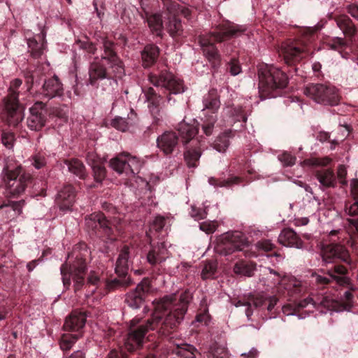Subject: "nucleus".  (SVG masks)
<instances>
[{"instance_id":"7","label":"nucleus","mask_w":358,"mask_h":358,"mask_svg":"<svg viewBox=\"0 0 358 358\" xmlns=\"http://www.w3.org/2000/svg\"><path fill=\"white\" fill-rule=\"evenodd\" d=\"M85 227L90 236L96 237L104 242H113L117 238L110 222L101 212H94L87 215Z\"/></svg>"},{"instance_id":"63","label":"nucleus","mask_w":358,"mask_h":358,"mask_svg":"<svg viewBox=\"0 0 358 358\" xmlns=\"http://www.w3.org/2000/svg\"><path fill=\"white\" fill-rule=\"evenodd\" d=\"M257 247L264 252H271L275 248L269 240H264L257 242Z\"/></svg>"},{"instance_id":"50","label":"nucleus","mask_w":358,"mask_h":358,"mask_svg":"<svg viewBox=\"0 0 358 358\" xmlns=\"http://www.w3.org/2000/svg\"><path fill=\"white\" fill-rule=\"evenodd\" d=\"M108 358H156L153 355H148L145 356L143 354H131L128 355L125 352L122 350H113L108 355Z\"/></svg>"},{"instance_id":"41","label":"nucleus","mask_w":358,"mask_h":358,"mask_svg":"<svg viewBox=\"0 0 358 358\" xmlns=\"http://www.w3.org/2000/svg\"><path fill=\"white\" fill-rule=\"evenodd\" d=\"M38 40L36 38H30L27 41L28 48L34 58H39L43 53V37L38 35Z\"/></svg>"},{"instance_id":"12","label":"nucleus","mask_w":358,"mask_h":358,"mask_svg":"<svg viewBox=\"0 0 358 358\" xmlns=\"http://www.w3.org/2000/svg\"><path fill=\"white\" fill-rule=\"evenodd\" d=\"M3 173L7 189L13 197L21 195L33 181L31 175L26 172L22 173L20 166L13 170H10L8 167L4 168Z\"/></svg>"},{"instance_id":"28","label":"nucleus","mask_w":358,"mask_h":358,"mask_svg":"<svg viewBox=\"0 0 358 358\" xmlns=\"http://www.w3.org/2000/svg\"><path fill=\"white\" fill-rule=\"evenodd\" d=\"M202 144L199 141H193L192 145L184 152L185 161L189 168H196L201 156Z\"/></svg>"},{"instance_id":"29","label":"nucleus","mask_w":358,"mask_h":358,"mask_svg":"<svg viewBox=\"0 0 358 358\" xmlns=\"http://www.w3.org/2000/svg\"><path fill=\"white\" fill-rule=\"evenodd\" d=\"M202 103L203 106L202 113H215V114H218L221 103L217 90L216 89L210 90L209 92L203 96Z\"/></svg>"},{"instance_id":"6","label":"nucleus","mask_w":358,"mask_h":358,"mask_svg":"<svg viewBox=\"0 0 358 358\" xmlns=\"http://www.w3.org/2000/svg\"><path fill=\"white\" fill-rule=\"evenodd\" d=\"M177 134L173 131L164 132L157 138V147L164 155H169L173 153L178 144L180 136L185 144L189 143L198 133L197 126L191 125L182 122L178 124Z\"/></svg>"},{"instance_id":"44","label":"nucleus","mask_w":358,"mask_h":358,"mask_svg":"<svg viewBox=\"0 0 358 358\" xmlns=\"http://www.w3.org/2000/svg\"><path fill=\"white\" fill-rule=\"evenodd\" d=\"M232 136V131L231 130L226 131L223 134H221L213 142V148L220 152H224L229 145V138H231Z\"/></svg>"},{"instance_id":"15","label":"nucleus","mask_w":358,"mask_h":358,"mask_svg":"<svg viewBox=\"0 0 358 358\" xmlns=\"http://www.w3.org/2000/svg\"><path fill=\"white\" fill-rule=\"evenodd\" d=\"M116 48L117 44L115 42L104 38L102 41L103 54L101 55V60L110 65V68L117 73L124 74V64L117 55Z\"/></svg>"},{"instance_id":"24","label":"nucleus","mask_w":358,"mask_h":358,"mask_svg":"<svg viewBox=\"0 0 358 358\" xmlns=\"http://www.w3.org/2000/svg\"><path fill=\"white\" fill-rule=\"evenodd\" d=\"M76 192L73 185H65L57 193L56 203L62 210L71 209L76 201Z\"/></svg>"},{"instance_id":"21","label":"nucleus","mask_w":358,"mask_h":358,"mask_svg":"<svg viewBox=\"0 0 358 358\" xmlns=\"http://www.w3.org/2000/svg\"><path fill=\"white\" fill-rule=\"evenodd\" d=\"M329 17L335 21L345 36L352 42L357 33V27L352 20L346 14H331Z\"/></svg>"},{"instance_id":"51","label":"nucleus","mask_w":358,"mask_h":358,"mask_svg":"<svg viewBox=\"0 0 358 358\" xmlns=\"http://www.w3.org/2000/svg\"><path fill=\"white\" fill-rule=\"evenodd\" d=\"M234 271L236 274L250 277L253 274V268L248 263L240 261L234 265Z\"/></svg>"},{"instance_id":"46","label":"nucleus","mask_w":358,"mask_h":358,"mask_svg":"<svg viewBox=\"0 0 358 358\" xmlns=\"http://www.w3.org/2000/svg\"><path fill=\"white\" fill-rule=\"evenodd\" d=\"M327 45L330 49L341 53L343 57H345L344 52L348 47V42L344 38L334 37L329 41Z\"/></svg>"},{"instance_id":"54","label":"nucleus","mask_w":358,"mask_h":358,"mask_svg":"<svg viewBox=\"0 0 358 358\" xmlns=\"http://www.w3.org/2000/svg\"><path fill=\"white\" fill-rule=\"evenodd\" d=\"M31 164L36 169H41L47 164L46 155L43 152H38L31 157Z\"/></svg>"},{"instance_id":"55","label":"nucleus","mask_w":358,"mask_h":358,"mask_svg":"<svg viewBox=\"0 0 358 358\" xmlns=\"http://www.w3.org/2000/svg\"><path fill=\"white\" fill-rule=\"evenodd\" d=\"M1 140L2 144L8 149L13 147L15 141V134L10 131H2L1 135Z\"/></svg>"},{"instance_id":"22","label":"nucleus","mask_w":358,"mask_h":358,"mask_svg":"<svg viewBox=\"0 0 358 358\" xmlns=\"http://www.w3.org/2000/svg\"><path fill=\"white\" fill-rule=\"evenodd\" d=\"M141 16L148 23L151 33L160 38H163L164 26L162 13H151L143 8V13L141 14Z\"/></svg>"},{"instance_id":"11","label":"nucleus","mask_w":358,"mask_h":358,"mask_svg":"<svg viewBox=\"0 0 358 358\" xmlns=\"http://www.w3.org/2000/svg\"><path fill=\"white\" fill-rule=\"evenodd\" d=\"M304 94L315 102L325 106H336L341 96L336 87L321 83H311L304 88Z\"/></svg>"},{"instance_id":"39","label":"nucleus","mask_w":358,"mask_h":358,"mask_svg":"<svg viewBox=\"0 0 358 358\" xmlns=\"http://www.w3.org/2000/svg\"><path fill=\"white\" fill-rule=\"evenodd\" d=\"M203 117L201 119V128L206 136L212 135L215 123L218 120V114L215 113H203Z\"/></svg>"},{"instance_id":"30","label":"nucleus","mask_w":358,"mask_h":358,"mask_svg":"<svg viewBox=\"0 0 358 358\" xmlns=\"http://www.w3.org/2000/svg\"><path fill=\"white\" fill-rule=\"evenodd\" d=\"M87 315L85 312L74 310L66 319L64 329L65 331H78L84 327Z\"/></svg>"},{"instance_id":"23","label":"nucleus","mask_w":358,"mask_h":358,"mask_svg":"<svg viewBox=\"0 0 358 358\" xmlns=\"http://www.w3.org/2000/svg\"><path fill=\"white\" fill-rule=\"evenodd\" d=\"M167 248L164 242L150 243V250L146 255L148 263L155 266L165 262L166 259Z\"/></svg>"},{"instance_id":"45","label":"nucleus","mask_w":358,"mask_h":358,"mask_svg":"<svg viewBox=\"0 0 358 358\" xmlns=\"http://www.w3.org/2000/svg\"><path fill=\"white\" fill-rule=\"evenodd\" d=\"M243 179L238 176H232L226 180H220L215 178H210L208 180L209 183L215 187H229L234 185H239Z\"/></svg>"},{"instance_id":"2","label":"nucleus","mask_w":358,"mask_h":358,"mask_svg":"<svg viewBox=\"0 0 358 358\" xmlns=\"http://www.w3.org/2000/svg\"><path fill=\"white\" fill-rule=\"evenodd\" d=\"M192 296L185 291L180 294L166 296L153 301L152 317L147 320L134 318L124 339V348L132 353L143 345L149 330H157L162 336H166L183 320Z\"/></svg>"},{"instance_id":"19","label":"nucleus","mask_w":358,"mask_h":358,"mask_svg":"<svg viewBox=\"0 0 358 358\" xmlns=\"http://www.w3.org/2000/svg\"><path fill=\"white\" fill-rule=\"evenodd\" d=\"M101 60L98 62L91 64L89 69L90 83L92 86H95L98 80L111 79L113 77H122L124 74L117 73L110 68V65H106Z\"/></svg>"},{"instance_id":"18","label":"nucleus","mask_w":358,"mask_h":358,"mask_svg":"<svg viewBox=\"0 0 358 358\" xmlns=\"http://www.w3.org/2000/svg\"><path fill=\"white\" fill-rule=\"evenodd\" d=\"M164 358H205V356L194 345L181 343L169 348Z\"/></svg>"},{"instance_id":"9","label":"nucleus","mask_w":358,"mask_h":358,"mask_svg":"<svg viewBox=\"0 0 358 358\" xmlns=\"http://www.w3.org/2000/svg\"><path fill=\"white\" fill-rule=\"evenodd\" d=\"M20 79L13 80L10 85L8 94L4 98L5 108L8 113L9 124L17 125L24 119V107L19 103L17 92L22 85Z\"/></svg>"},{"instance_id":"13","label":"nucleus","mask_w":358,"mask_h":358,"mask_svg":"<svg viewBox=\"0 0 358 358\" xmlns=\"http://www.w3.org/2000/svg\"><path fill=\"white\" fill-rule=\"evenodd\" d=\"M163 3L164 13L168 15L164 28L173 38L182 36V25L178 18L180 5L173 0H161Z\"/></svg>"},{"instance_id":"42","label":"nucleus","mask_w":358,"mask_h":358,"mask_svg":"<svg viewBox=\"0 0 358 358\" xmlns=\"http://www.w3.org/2000/svg\"><path fill=\"white\" fill-rule=\"evenodd\" d=\"M149 110L152 117V123L148 130H156L165 122L166 114L159 106L149 108Z\"/></svg>"},{"instance_id":"60","label":"nucleus","mask_w":358,"mask_h":358,"mask_svg":"<svg viewBox=\"0 0 358 358\" xmlns=\"http://www.w3.org/2000/svg\"><path fill=\"white\" fill-rule=\"evenodd\" d=\"M165 222L166 220L164 217H156L150 226V231H155L156 232H159L164 228Z\"/></svg>"},{"instance_id":"49","label":"nucleus","mask_w":358,"mask_h":358,"mask_svg":"<svg viewBox=\"0 0 358 358\" xmlns=\"http://www.w3.org/2000/svg\"><path fill=\"white\" fill-rule=\"evenodd\" d=\"M141 166V162L140 159L135 156H131L129 153V156H127V169L128 176L138 173Z\"/></svg>"},{"instance_id":"8","label":"nucleus","mask_w":358,"mask_h":358,"mask_svg":"<svg viewBox=\"0 0 358 358\" xmlns=\"http://www.w3.org/2000/svg\"><path fill=\"white\" fill-rule=\"evenodd\" d=\"M249 246V241L241 231H228L221 235L215 247L216 252L222 255L233 254L236 251H245Z\"/></svg>"},{"instance_id":"47","label":"nucleus","mask_w":358,"mask_h":358,"mask_svg":"<svg viewBox=\"0 0 358 358\" xmlns=\"http://www.w3.org/2000/svg\"><path fill=\"white\" fill-rule=\"evenodd\" d=\"M78 338V334H63L59 341L60 348L64 352L70 350Z\"/></svg>"},{"instance_id":"27","label":"nucleus","mask_w":358,"mask_h":358,"mask_svg":"<svg viewBox=\"0 0 358 358\" xmlns=\"http://www.w3.org/2000/svg\"><path fill=\"white\" fill-rule=\"evenodd\" d=\"M136 250L133 247L124 245L120 250L118 257L115 264V271L128 272L129 263H131L132 257L135 255Z\"/></svg>"},{"instance_id":"1","label":"nucleus","mask_w":358,"mask_h":358,"mask_svg":"<svg viewBox=\"0 0 358 358\" xmlns=\"http://www.w3.org/2000/svg\"><path fill=\"white\" fill-rule=\"evenodd\" d=\"M317 29L305 27L300 30L296 39H289L282 43L278 51L287 65L288 74L280 68L263 64L259 66V93L262 99L276 97L287 87L289 76L294 73L301 76V61L310 53L312 43L317 37Z\"/></svg>"},{"instance_id":"4","label":"nucleus","mask_w":358,"mask_h":358,"mask_svg":"<svg viewBox=\"0 0 358 358\" xmlns=\"http://www.w3.org/2000/svg\"><path fill=\"white\" fill-rule=\"evenodd\" d=\"M245 31V27L227 21L216 26L213 31L199 36V43L203 55L210 63L213 69H217L222 62V56L216 43H222L238 37Z\"/></svg>"},{"instance_id":"38","label":"nucleus","mask_w":358,"mask_h":358,"mask_svg":"<svg viewBox=\"0 0 358 358\" xmlns=\"http://www.w3.org/2000/svg\"><path fill=\"white\" fill-rule=\"evenodd\" d=\"M230 43L224 44L223 50L224 53L229 57V60L226 62V71L229 73L231 76H236L242 72V66L236 55L230 56L228 48Z\"/></svg>"},{"instance_id":"64","label":"nucleus","mask_w":358,"mask_h":358,"mask_svg":"<svg viewBox=\"0 0 358 358\" xmlns=\"http://www.w3.org/2000/svg\"><path fill=\"white\" fill-rule=\"evenodd\" d=\"M347 12L355 19L358 20V5L351 3L346 7Z\"/></svg>"},{"instance_id":"20","label":"nucleus","mask_w":358,"mask_h":358,"mask_svg":"<svg viewBox=\"0 0 358 358\" xmlns=\"http://www.w3.org/2000/svg\"><path fill=\"white\" fill-rule=\"evenodd\" d=\"M64 89L63 84L57 76L45 78L41 88V94L48 100L63 96Z\"/></svg>"},{"instance_id":"52","label":"nucleus","mask_w":358,"mask_h":358,"mask_svg":"<svg viewBox=\"0 0 358 358\" xmlns=\"http://www.w3.org/2000/svg\"><path fill=\"white\" fill-rule=\"evenodd\" d=\"M205 352L207 358H220L221 355L227 353V351L224 348L215 342L209 346L207 352Z\"/></svg>"},{"instance_id":"3","label":"nucleus","mask_w":358,"mask_h":358,"mask_svg":"<svg viewBox=\"0 0 358 358\" xmlns=\"http://www.w3.org/2000/svg\"><path fill=\"white\" fill-rule=\"evenodd\" d=\"M327 276H322L317 273L312 275L315 283L321 288H324L333 282L338 285L347 287L349 289L345 291L341 297L340 301L322 296L320 299V305L329 310L343 311L350 310L354 306V294L357 288L352 284L350 278L348 276V269L341 264H334L327 270Z\"/></svg>"},{"instance_id":"32","label":"nucleus","mask_w":358,"mask_h":358,"mask_svg":"<svg viewBox=\"0 0 358 358\" xmlns=\"http://www.w3.org/2000/svg\"><path fill=\"white\" fill-rule=\"evenodd\" d=\"M315 176L322 188H334L336 187L337 179L333 169H320L316 170Z\"/></svg>"},{"instance_id":"37","label":"nucleus","mask_w":358,"mask_h":358,"mask_svg":"<svg viewBox=\"0 0 358 358\" xmlns=\"http://www.w3.org/2000/svg\"><path fill=\"white\" fill-rule=\"evenodd\" d=\"M64 164L68 166L69 172L80 180H85L87 178L88 173L85 166L80 159L76 158L65 159Z\"/></svg>"},{"instance_id":"16","label":"nucleus","mask_w":358,"mask_h":358,"mask_svg":"<svg viewBox=\"0 0 358 358\" xmlns=\"http://www.w3.org/2000/svg\"><path fill=\"white\" fill-rule=\"evenodd\" d=\"M150 283L148 278H144L136 287L126 294L125 303L134 309L139 308L145 302L150 292Z\"/></svg>"},{"instance_id":"10","label":"nucleus","mask_w":358,"mask_h":358,"mask_svg":"<svg viewBox=\"0 0 358 358\" xmlns=\"http://www.w3.org/2000/svg\"><path fill=\"white\" fill-rule=\"evenodd\" d=\"M149 80L153 85L161 87L162 94L166 96L169 103L172 101V94H181L184 92L182 81L166 70L162 71L159 74H150Z\"/></svg>"},{"instance_id":"59","label":"nucleus","mask_w":358,"mask_h":358,"mask_svg":"<svg viewBox=\"0 0 358 358\" xmlns=\"http://www.w3.org/2000/svg\"><path fill=\"white\" fill-rule=\"evenodd\" d=\"M347 173V169L345 165L341 164L338 166L337 178L341 187H345L348 185V181L346 180Z\"/></svg>"},{"instance_id":"26","label":"nucleus","mask_w":358,"mask_h":358,"mask_svg":"<svg viewBox=\"0 0 358 358\" xmlns=\"http://www.w3.org/2000/svg\"><path fill=\"white\" fill-rule=\"evenodd\" d=\"M252 305L262 312L267 311L268 313H272L275 305L278 301L276 296H271L266 294H258L251 295Z\"/></svg>"},{"instance_id":"58","label":"nucleus","mask_w":358,"mask_h":358,"mask_svg":"<svg viewBox=\"0 0 358 358\" xmlns=\"http://www.w3.org/2000/svg\"><path fill=\"white\" fill-rule=\"evenodd\" d=\"M111 125L117 130L126 131L128 129V122L125 118L117 116L111 122Z\"/></svg>"},{"instance_id":"48","label":"nucleus","mask_w":358,"mask_h":358,"mask_svg":"<svg viewBox=\"0 0 358 358\" xmlns=\"http://www.w3.org/2000/svg\"><path fill=\"white\" fill-rule=\"evenodd\" d=\"M210 320V315L208 313L206 300L203 299L200 303L199 313L196 316V321L204 325H208Z\"/></svg>"},{"instance_id":"57","label":"nucleus","mask_w":358,"mask_h":358,"mask_svg":"<svg viewBox=\"0 0 358 358\" xmlns=\"http://www.w3.org/2000/svg\"><path fill=\"white\" fill-rule=\"evenodd\" d=\"M230 112L234 121L242 122L243 123L246 122L247 115L242 107L232 108Z\"/></svg>"},{"instance_id":"36","label":"nucleus","mask_w":358,"mask_h":358,"mask_svg":"<svg viewBox=\"0 0 358 358\" xmlns=\"http://www.w3.org/2000/svg\"><path fill=\"white\" fill-rule=\"evenodd\" d=\"M24 76L28 91H30L34 85H40L41 82H44V79L45 78L43 69L41 66H37L34 71H25Z\"/></svg>"},{"instance_id":"40","label":"nucleus","mask_w":358,"mask_h":358,"mask_svg":"<svg viewBox=\"0 0 358 358\" xmlns=\"http://www.w3.org/2000/svg\"><path fill=\"white\" fill-rule=\"evenodd\" d=\"M127 156L128 152H122L110 160V166L117 173L128 176L127 169Z\"/></svg>"},{"instance_id":"17","label":"nucleus","mask_w":358,"mask_h":358,"mask_svg":"<svg viewBox=\"0 0 358 358\" xmlns=\"http://www.w3.org/2000/svg\"><path fill=\"white\" fill-rule=\"evenodd\" d=\"M30 113L27 120L28 127L31 130H41L45 126L48 119V110L46 104L42 101H36L30 108Z\"/></svg>"},{"instance_id":"25","label":"nucleus","mask_w":358,"mask_h":358,"mask_svg":"<svg viewBox=\"0 0 358 358\" xmlns=\"http://www.w3.org/2000/svg\"><path fill=\"white\" fill-rule=\"evenodd\" d=\"M289 292L294 298V301L297 305L298 308H306L309 304H312L314 307L320 305V301H316L313 298L309 296L301 299L305 292V287L303 286L301 282L294 280L293 283L290 284Z\"/></svg>"},{"instance_id":"62","label":"nucleus","mask_w":358,"mask_h":358,"mask_svg":"<svg viewBox=\"0 0 358 358\" xmlns=\"http://www.w3.org/2000/svg\"><path fill=\"white\" fill-rule=\"evenodd\" d=\"M279 160L287 166H293L296 162V157L288 152H283L278 156Z\"/></svg>"},{"instance_id":"34","label":"nucleus","mask_w":358,"mask_h":358,"mask_svg":"<svg viewBox=\"0 0 358 358\" xmlns=\"http://www.w3.org/2000/svg\"><path fill=\"white\" fill-rule=\"evenodd\" d=\"M87 163L92 170V176L96 183L102 184L107 176V171L103 162L100 159L88 157Z\"/></svg>"},{"instance_id":"61","label":"nucleus","mask_w":358,"mask_h":358,"mask_svg":"<svg viewBox=\"0 0 358 358\" xmlns=\"http://www.w3.org/2000/svg\"><path fill=\"white\" fill-rule=\"evenodd\" d=\"M78 44L80 48L85 50L90 54L94 55L96 52V48L95 45L87 39L85 41L79 40Z\"/></svg>"},{"instance_id":"31","label":"nucleus","mask_w":358,"mask_h":358,"mask_svg":"<svg viewBox=\"0 0 358 358\" xmlns=\"http://www.w3.org/2000/svg\"><path fill=\"white\" fill-rule=\"evenodd\" d=\"M280 244L287 247H294L301 249L303 246V242L297 234L292 229H284L278 236Z\"/></svg>"},{"instance_id":"33","label":"nucleus","mask_w":358,"mask_h":358,"mask_svg":"<svg viewBox=\"0 0 358 358\" xmlns=\"http://www.w3.org/2000/svg\"><path fill=\"white\" fill-rule=\"evenodd\" d=\"M160 50L155 44L146 45L141 51L142 65L144 68H149L154 65L159 57Z\"/></svg>"},{"instance_id":"53","label":"nucleus","mask_w":358,"mask_h":358,"mask_svg":"<svg viewBox=\"0 0 358 358\" xmlns=\"http://www.w3.org/2000/svg\"><path fill=\"white\" fill-rule=\"evenodd\" d=\"M217 271V264L213 262H208L205 264L202 272L201 277L203 279L213 278Z\"/></svg>"},{"instance_id":"5","label":"nucleus","mask_w":358,"mask_h":358,"mask_svg":"<svg viewBox=\"0 0 358 358\" xmlns=\"http://www.w3.org/2000/svg\"><path fill=\"white\" fill-rule=\"evenodd\" d=\"M90 252L85 243H80L73 247L70 256L75 257L72 264L64 263L60 267L61 275L64 286L68 288L71 285L72 278L76 292L80 290L85 285V278L87 272V259Z\"/></svg>"},{"instance_id":"35","label":"nucleus","mask_w":358,"mask_h":358,"mask_svg":"<svg viewBox=\"0 0 358 358\" xmlns=\"http://www.w3.org/2000/svg\"><path fill=\"white\" fill-rule=\"evenodd\" d=\"M117 278L108 280L106 282V287L108 292H112L118 289H125L132 284V280L130 275H128V272H116Z\"/></svg>"},{"instance_id":"43","label":"nucleus","mask_w":358,"mask_h":358,"mask_svg":"<svg viewBox=\"0 0 358 358\" xmlns=\"http://www.w3.org/2000/svg\"><path fill=\"white\" fill-rule=\"evenodd\" d=\"M143 92L145 96L146 101L148 103L149 108L159 106L162 96L157 93L153 87H145L143 88Z\"/></svg>"},{"instance_id":"56","label":"nucleus","mask_w":358,"mask_h":358,"mask_svg":"<svg viewBox=\"0 0 358 358\" xmlns=\"http://www.w3.org/2000/svg\"><path fill=\"white\" fill-rule=\"evenodd\" d=\"M24 200L8 201V203H3L1 204L0 206V209H3L6 207H10L15 212V215H20L22 213V207L24 205Z\"/></svg>"},{"instance_id":"14","label":"nucleus","mask_w":358,"mask_h":358,"mask_svg":"<svg viewBox=\"0 0 358 358\" xmlns=\"http://www.w3.org/2000/svg\"><path fill=\"white\" fill-rule=\"evenodd\" d=\"M322 261L325 263H336L338 261L351 264V259L348 250L339 243H330L323 245L321 248Z\"/></svg>"}]
</instances>
